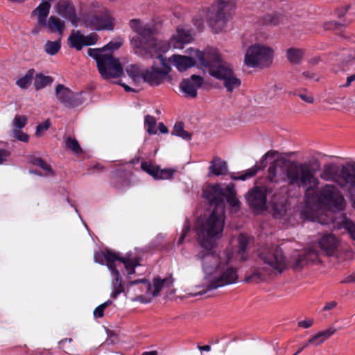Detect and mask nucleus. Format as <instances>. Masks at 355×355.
<instances>
[{
	"label": "nucleus",
	"instance_id": "f257e3e1",
	"mask_svg": "<svg viewBox=\"0 0 355 355\" xmlns=\"http://www.w3.org/2000/svg\"><path fill=\"white\" fill-rule=\"evenodd\" d=\"M129 25L136 35L130 40V45L135 54L144 58H157L163 66L162 69L152 66L142 71L141 78L150 86H158L165 81L173 83L171 74V67L166 58L160 53L162 46L154 37L155 29L148 23H144L138 19H131Z\"/></svg>",
	"mask_w": 355,
	"mask_h": 355
},
{
	"label": "nucleus",
	"instance_id": "f03ea898",
	"mask_svg": "<svg viewBox=\"0 0 355 355\" xmlns=\"http://www.w3.org/2000/svg\"><path fill=\"white\" fill-rule=\"evenodd\" d=\"M189 50V55H173L168 61L173 62L180 71L196 64L199 68L207 70L212 77L223 81L228 92L240 87L241 81L236 77L232 67L221 58L216 50L209 49L204 52L191 48Z\"/></svg>",
	"mask_w": 355,
	"mask_h": 355
},
{
	"label": "nucleus",
	"instance_id": "7ed1b4c3",
	"mask_svg": "<svg viewBox=\"0 0 355 355\" xmlns=\"http://www.w3.org/2000/svg\"><path fill=\"white\" fill-rule=\"evenodd\" d=\"M267 178L271 182L285 181L290 186L304 188L306 203L311 202L309 193L318 189L320 184L316 171L311 164L295 161L290 162L284 167L281 160H275L268 167Z\"/></svg>",
	"mask_w": 355,
	"mask_h": 355
},
{
	"label": "nucleus",
	"instance_id": "20e7f679",
	"mask_svg": "<svg viewBox=\"0 0 355 355\" xmlns=\"http://www.w3.org/2000/svg\"><path fill=\"white\" fill-rule=\"evenodd\" d=\"M225 220V205L218 202L211 213L196 227L197 240L202 248L208 251L214 248L216 241L223 236Z\"/></svg>",
	"mask_w": 355,
	"mask_h": 355
},
{
	"label": "nucleus",
	"instance_id": "39448f33",
	"mask_svg": "<svg viewBox=\"0 0 355 355\" xmlns=\"http://www.w3.org/2000/svg\"><path fill=\"white\" fill-rule=\"evenodd\" d=\"M259 257L264 266L254 268L252 274L245 278L248 282L265 281L272 275L282 273L286 268V258L279 247L264 249L259 252Z\"/></svg>",
	"mask_w": 355,
	"mask_h": 355
},
{
	"label": "nucleus",
	"instance_id": "423d86ee",
	"mask_svg": "<svg viewBox=\"0 0 355 355\" xmlns=\"http://www.w3.org/2000/svg\"><path fill=\"white\" fill-rule=\"evenodd\" d=\"M122 45V40L110 42L102 49H89L88 55L96 61L97 67L104 79L120 77L123 73V67L119 59L113 57L112 53H104L106 50L114 51Z\"/></svg>",
	"mask_w": 355,
	"mask_h": 355
},
{
	"label": "nucleus",
	"instance_id": "0eeeda50",
	"mask_svg": "<svg viewBox=\"0 0 355 355\" xmlns=\"http://www.w3.org/2000/svg\"><path fill=\"white\" fill-rule=\"evenodd\" d=\"M232 254L227 250L224 252L223 262L219 265V268L214 277L207 285L206 290L200 291V294L205 293L208 291L216 289L219 287L235 284L239 279L238 269L231 266Z\"/></svg>",
	"mask_w": 355,
	"mask_h": 355
},
{
	"label": "nucleus",
	"instance_id": "6e6552de",
	"mask_svg": "<svg viewBox=\"0 0 355 355\" xmlns=\"http://www.w3.org/2000/svg\"><path fill=\"white\" fill-rule=\"evenodd\" d=\"M94 261L101 264H105L110 270L117 266L116 262L122 263L128 272V277L135 272V268L140 265L139 260L137 257H131L130 255L122 257L119 253L109 250L96 253Z\"/></svg>",
	"mask_w": 355,
	"mask_h": 355
},
{
	"label": "nucleus",
	"instance_id": "1a4fd4ad",
	"mask_svg": "<svg viewBox=\"0 0 355 355\" xmlns=\"http://www.w3.org/2000/svg\"><path fill=\"white\" fill-rule=\"evenodd\" d=\"M233 0H217L209 8L207 23L213 32H221L227 21L226 12L230 10Z\"/></svg>",
	"mask_w": 355,
	"mask_h": 355
},
{
	"label": "nucleus",
	"instance_id": "9d476101",
	"mask_svg": "<svg viewBox=\"0 0 355 355\" xmlns=\"http://www.w3.org/2000/svg\"><path fill=\"white\" fill-rule=\"evenodd\" d=\"M272 50L263 45L250 46L246 51L244 62L249 67H266L272 62Z\"/></svg>",
	"mask_w": 355,
	"mask_h": 355
},
{
	"label": "nucleus",
	"instance_id": "9b49d317",
	"mask_svg": "<svg viewBox=\"0 0 355 355\" xmlns=\"http://www.w3.org/2000/svg\"><path fill=\"white\" fill-rule=\"evenodd\" d=\"M320 201L333 211H341L345 208V199L337 187L327 184L319 191Z\"/></svg>",
	"mask_w": 355,
	"mask_h": 355
},
{
	"label": "nucleus",
	"instance_id": "f8f14e48",
	"mask_svg": "<svg viewBox=\"0 0 355 355\" xmlns=\"http://www.w3.org/2000/svg\"><path fill=\"white\" fill-rule=\"evenodd\" d=\"M84 24L92 30L112 31L115 25V19L111 11L104 9L100 12L87 15L84 19Z\"/></svg>",
	"mask_w": 355,
	"mask_h": 355
},
{
	"label": "nucleus",
	"instance_id": "ddd939ff",
	"mask_svg": "<svg viewBox=\"0 0 355 355\" xmlns=\"http://www.w3.org/2000/svg\"><path fill=\"white\" fill-rule=\"evenodd\" d=\"M153 286L146 279L130 281L127 283V293L134 294L133 301L142 303L151 302L153 296Z\"/></svg>",
	"mask_w": 355,
	"mask_h": 355
},
{
	"label": "nucleus",
	"instance_id": "4468645a",
	"mask_svg": "<svg viewBox=\"0 0 355 355\" xmlns=\"http://www.w3.org/2000/svg\"><path fill=\"white\" fill-rule=\"evenodd\" d=\"M55 94L58 101L68 108L78 107L85 101L83 92L74 93L62 84L56 86Z\"/></svg>",
	"mask_w": 355,
	"mask_h": 355
},
{
	"label": "nucleus",
	"instance_id": "2eb2a0df",
	"mask_svg": "<svg viewBox=\"0 0 355 355\" xmlns=\"http://www.w3.org/2000/svg\"><path fill=\"white\" fill-rule=\"evenodd\" d=\"M339 185L341 188L347 189L349 193L353 198V192L355 191V162L342 166L340 173ZM354 204L355 205V200Z\"/></svg>",
	"mask_w": 355,
	"mask_h": 355
},
{
	"label": "nucleus",
	"instance_id": "dca6fc26",
	"mask_svg": "<svg viewBox=\"0 0 355 355\" xmlns=\"http://www.w3.org/2000/svg\"><path fill=\"white\" fill-rule=\"evenodd\" d=\"M248 205L254 210H263L266 207V190L263 187L250 189L245 196Z\"/></svg>",
	"mask_w": 355,
	"mask_h": 355
},
{
	"label": "nucleus",
	"instance_id": "f3484780",
	"mask_svg": "<svg viewBox=\"0 0 355 355\" xmlns=\"http://www.w3.org/2000/svg\"><path fill=\"white\" fill-rule=\"evenodd\" d=\"M197 257L201 260L204 271L207 274L214 273V275L224 259V255L220 257L209 252L200 253Z\"/></svg>",
	"mask_w": 355,
	"mask_h": 355
},
{
	"label": "nucleus",
	"instance_id": "a211bd4d",
	"mask_svg": "<svg viewBox=\"0 0 355 355\" xmlns=\"http://www.w3.org/2000/svg\"><path fill=\"white\" fill-rule=\"evenodd\" d=\"M203 78L198 75H192L189 78L183 80L180 84V90L190 98L197 96L198 89L202 85Z\"/></svg>",
	"mask_w": 355,
	"mask_h": 355
},
{
	"label": "nucleus",
	"instance_id": "6ab92c4d",
	"mask_svg": "<svg viewBox=\"0 0 355 355\" xmlns=\"http://www.w3.org/2000/svg\"><path fill=\"white\" fill-rule=\"evenodd\" d=\"M193 40L189 29L178 28L176 34L173 35L169 41V45L174 49H183L184 45L189 44Z\"/></svg>",
	"mask_w": 355,
	"mask_h": 355
},
{
	"label": "nucleus",
	"instance_id": "aec40b11",
	"mask_svg": "<svg viewBox=\"0 0 355 355\" xmlns=\"http://www.w3.org/2000/svg\"><path fill=\"white\" fill-rule=\"evenodd\" d=\"M57 12L65 19H69L73 25H76L78 19L73 6L67 1L60 0L55 6Z\"/></svg>",
	"mask_w": 355,
	"mask_h": 355
},
{
	"label": "nucleus",
	"instance_id": "412c9836",
	"mask_svg": "<svg viewBox=\"0 0 355 355\" xmlns=\"http://www.w3.org/2000/svg\"><path fill=\"white\" fill-rule=\"evenodd\" d=\"M292 268L295 270L302 268L309 261H314L317 254L313 251L297 252L293 255Z\"/></svg>",
	"mask_w": 355,
	"mask_h": 355
},
{
	"label": "nucleus",
	"instance_id": "4be33fe9",
	"mask_svg": "<svg viewBox=\"0 0 355 355\" xmlns=\"http://www.w3.org/2000/svg\"><path fill=\"white\" fill-rule=\"evenodd\" d=\"M338 239L333 234L323 235L319 241L321 249L328 255H333L339 246Z\"/></svg>",
	"mask_w": 355,
	"mask_h": 355
},
{
	"label": "nucleus",
	"instance_id": "5701e85b",
	"mask_svg": "<svg viewBox=\"0 0 355 355\" xmlns=\"http://www.w3.org/2000/svg\"><path fill=\"white\" fill-rule=\"evenodd\" d=\"M340 170L337 164L328 163L323 166L320 178L324 181H333L339 184Z\"/></svg>",
	"mask_w": 355,
	"mask_h": 355
},
{
	"label": "nucleus",
	"instance_id": "b1692460",
	"mask_svg": "<svg viewBox=\"0 0 355 355\" xmlns=\"http://www.w3.org/2000/svg\"><path fill=\"white\" fill-rule=\"evenodd\" d=\"M278 155V152L275 150H269L262 157H261V166H259L257 165H254L253 167L249 168L245 171L244 174H242L240 176L234 178V180H245L248 178H250L253 176H254L257 173L264 168L266 166V164H265V161L268 158H274L276 155Z\"/></svg>",
	"mask_w": 355,
	"mask_h": 355
},
{
	"label": "nucleus",
	"instance_id": "393cba45",
	"mask_svg": "<svg viewBox=\"0 0 355 355\" xmlns=\"http://www.w3.org/2000/svg\"><path fill=\"white\" fill-rule=\"evenodd\" d=\"M40 27H44L51 33L57 32L59 35H62L65 28L64 21L55 16H50L49 19Z\"/></svg>",
	"mask_w": 355,
	"mask_h": 355
},
{
	"label": "nucleus",
	"instance_id": "a878e982",
	"mask_svg": "<svg viewBox=\"0 0 355 355\" xmlns=\"http://www.w3.org/2000/svg\"><path fill=\"white\" fill-rule=\"evenodd\" d=\"M113 280L112 282V291L111 297L116 299L119 295L125 291V286L120 277L119 271L116 269V267L113 270H110Z\"/></svg>",
	"mask_w": 355,
	"mask_h": 355
},
{
	"label": "nucleus",
	"instance_id": "bb28decb",
	"mask_svg": "<svg viewBox=\"0 0 355 355\" xmlns=\"http://www.w3.org/2000/svg\"><path fill=\"white\" fill-rule=\"evenodd\" d=\"M51 5L47 1L42 2L33 11V14L37 17V24L41 26L47 20Z\"/></svg>",
	"mask_w": 355,
	"mask_h": 355
},
{
	"label": "nucleus",
	"instance_id": "cd10ccee",
	"mask_svg": "<svg viewBox=\"0 0 355 355\" xmlns=\"http://www.w3.org/2000/svg\"><path fill=\"white\" fill-rule=\"evenodd\" d=\"M174 279L172 276L160 279L156 277L153 279V296H157L159 295L161 290L164 288H168L173 284Z\"/></svg>",
	"mask_w": 355,
	"mask_h": 355
},
{
	"label": "nucleus",
	"instance_id": "c85d7f7f",
	"mask_svg": "<svg viewBox=\"0 0 355 355\" xmlns=\"http://www.w3.org/2000/svg\"><path fill=\"white\" fill-rule=\"evenodd\" d=\"M209 171L215 175H220L226 173L227 165L226 162L221 160L218 157H215L211 162Z\"/></svg>",
	"mask_w": 355,
	"mask_h": 355
},
{
	"label": "nucleus",
	"instance_id": "c756f323",
	"mask_svg": "<svg viewBox=\"0 0 355 355\" xmlns=\"http://www.w3.org/2000/svg\"><path fill=\"white\" fill-rule=\"evenodd\" d=\"M336 331L334 328H329L326 330L318 332L316 335L309 338V343H313L318 345L331 336Z\"/></svg>",
	"mask_w": 355,
	"mask_h": 355
},
{
	"label": "nucleus",
	"instance_id": "7c9ffc66",
	"mask_svg": "<svg viewBox=\"0 0 355 355\" xmlns=\"http://www.w3.org/2000/svg\"><path fill=\"white\" fill-rule=\"evenodd\" d=\"M70 46L77 51H80L85 46L84 35L80 31L73 32L69 37Z\"/></svg>",
	"mask_w": 355,
	"mask_h": 355
},
{
	"label": "nucleus",
	"instance_id": "2f4dec72",
	"mask_svg": "<svg viewBox=\"0 0 355 355\" xmlns=\"http://www.w3.org/2000/svg\"><path fill=\"white\" fill-rule=\"evenodd\" d=\"M304 56V51L297 48H290L286 51L288 61L295 64H300Z\"/></svg>",
	"mask_w": 355,
	"mask_h": 355
},
{
	"label": "nucleus",
	"instance_id": "473e14b6",
	"mask_svg": "<svg viewBox=\"0 0 355 355\" xmlns=\"http://www.w3.org/2000/svg\"><path fill=\"white\" fill-rule=\"evenodd\" d=\"M337 223L340 224V227L344 228L349 235V237L355 241V223L348 219L346 216H342L340 220Z\"/></svg>",
	"mask_w": 355,
	"mask_h": 355
},
{
	"label": "nucleus",
	"instance_id": "72a5a7b5",
	"mask_svg": "<svg viewBox=\"0 0 355 355\" xmlns=\"http://www.w3.org/2000/svg\"><path fill=\"white\" fill-rule=\"evenodd\" d=\"M282 17L279 13H267L261 17L259 23L262 25H277L282 21Z\"/></svg>",
	"mask_w": 355,
	"mask_h": 355
},
{
	"label": "nucleus",
	"instance_id": "f704fd0d",
	"mask_svg": "<svg viewBox=\"0 0 355 355\" xmlns=\"http://www.w3.org/2000/svg\"><path fill=\"white\" fill-rule=\"evenodd\" d=\"M250 238L244 234H240L238 238L239 250L238 256L241 261H245L248 257L245 255L248 245Z\"/></svg>",
	"mask_w": 355,
	"mask_h": 355
},
{
	"label": "nucleus",
	"instance_id": "c9c22d12",
	"mask_svg": "<svg viewBox=\"0 0 355 355\" xmlns=\"http://www.w3.org/2000/svg\"><path fill=\"white\" fill-rule=\"evenodd\" d=\"M53 81V79L51 76H44L40 73L35 76L34 87L36 90H40L51 84Z\"/></svg>",
	"mask_w": 355,
	"mask_h": 355
},
{
	"label": "nucleus",
	"instance_id": "e433bc0d",
	"mask_svg": "<svg viewBox=\"0 0 355 355\" xmlns=\"http://www.w3.org/2000/svg\"><path fill=\"white\" fill-rule=\"evenodd\" d=\"M35 75V69H30L26 74L16 81V84L21 89H27L31 84Z\"/></svg>",
	"mask_w": 355,
	"mask_h": 355
},
{
	"label": "nucleus",
	"instance_id": "4c0bfd02",
	"mask_svg": "<svg viewBox=\"0 0 355 355\" xmlns=\"http://www.w3.org/2000/svg\"><path fill=\"white\" fill-rule=\"evenodd\" d=\"M171 135L180 137L185 140H190L191 139V134L184 130L182 122H178L174 125Z\"/></svg>",
	"mask_w": 355,
	"mask_h": 355
},
{
	"label": "nucleus",
	"instance_id": "58836bf2",
	"mask_svg": "<svg viewBox=\"0 0 355 355\" xmlns=\"http://www.w3.org/2000/svg\"><path fill=\"white\" fill-rule=\"evenodd\" d=\"M159 166L154 164L151 160L142 161L141 163V168L142 171L152 176L155 179Z\"/></svg>",
	"mask_w": 355,
	"mask_h": 355
},
{
	"label": "nucleus",
	"instance_id": "ea45409f",
	"mask_svg": "<svg viewBox=\"0 0 355 355\" xmlns=\"http://www.w3.org/2000/svg\"><path fill=\"white\" fill-rule=\"evenodd\" d=\"M61 48V40L60 39L56 41H47L44 45V51L45 52L50 55H55Z\"/></svg>",
	"mask_w": 355,
	"mask_h": 355
},
{
	"label": "nucleus",
	"instance_id": "a19ab883",
	"mask_svg": "<svg viewBox=\"0 0 355 355\" xmlns=\"http://www.w3.org/2000/svg\"><path fill=\"white\" fill-rule=\"evenodd\" d=\"M65 146L67 149L73 151L75 154H80L82 153V149L78 141L74 138L71 137H66Z\"/></svg>",
	"mask_w": 355,
	"mask_h": 355
},
{
	"label": "nucleus",
	"instance_id": "79ce46f5",
	"mask_svg": "<svg viewBox=\"0 0 355 355\" xmlns=\"http://www.w3.org/2000/svg\"><path fill=\"white\" fill-rule=\"evenodd\" d=\"M156 123L157 121L154 116L151 115H146L145 116L144 125L148 134L155 135L157 133Z\"/></svg>",
	"mask_w": 355,
	"mask_h": 355
},
{
	"label": "nucleus",
	"instance_id": "37998d69",
	"mask_svg": "<svg viewBox=\"0 0 355 355\" xmlns=\"http://www.w3.org/2000/svg\"><path fill=\"white\" fill-rule=\"evenodd\" d=\"M32 163L45 171L46 175H53V171L51 166L40 157H35L32 159Z\"/></svg>",
	"mask_w": 355,
	"mask_h": 355
},
{
	"label": "nucleus",
	"instance_id": "c03bdc74",
	"mask_svg": "<svg viewBox=\"0 0 355 355\" xmlns=\"http://www.w3.org/2000/svg\"><path fill=\"white\" fill-rule=\"evenodd\" d=\"M175 172L173 168H164L161 169L159 166L157 173L155 177L156 180H168L171 179Z\"/></svg>",
	"mask_w": 355,
	"mask_h": 355
},
{
	"label": "nucleus",
	"instance_id": "a18cd8bd",
	"mask_svg": "<svg viewBox=\"0 0 355 355\" xmlns=\"http://www.w3.org/2000/svg\"><path fill=\"white\" fill-rule=\"evenodd\" d=\"M126 72L128 75L134 80H136L139 78L141 77L142 71L140 70L139 67L137 64H132L128 66L126 68Z\"/></svg>",
	"mask_w": 355,
	"mask_h": 355
},
{
	"label": "nucleus",
	"instance_id": "49530a36",
	"mask_svg": "<svg viewBox=\"0 0 355 355\" xmlns=\"http://www.w3.org/2000/svg\"><path fill=\"white\" fill-rule=\"evenodd\" d=\"M27 123V117L24 115H16L12 121V129L21 130Z\"/></svg>",
	"mask_w": 355,
	"mask_h": 355
},
{
	"label": "nucleus",
	"instance_id": "de8ad7c7",
	"mask_svg": "<svg viewBox=\"0 0 355 355\" xmlns=\"http://www.w3.org/2000/svg\"><path fill=\"white\" fill-rule=\"evenodd\" d=\"M112 304V301L109 300L98 306L94 311V316L96 318H102L104 315L105 309Z\"/></svg>",
	"mask_w": 355,
	"mask_h": 355
},
{
	"label": "nucleus",
	"instance_id": "09e8293b",
	"mask_svg": "<svg viewBox=\"0 0 355 355\" xmlns=\"http://www.w3.org/2000/svg\"><path fill=\"white\" fill-rule=\"evenodd\" d=\"M11 135L12 137L15 139L23 141V142H28L29 139V136L28 134L24 132L21 130L18 129H12L11 131Z\"/></svg>",
	"mask_w": 355,
	"mask_h": 355
},
{
	"label": "nucleus",
	"instance_id": "8fccbe9b",
	"mask_svg": "<svg viewBox=\"0 0 355 355\" xmlns=\"http://www.w3.org/2000/svg\"><path fill=\"white\" fill-rule=\"evenodd\" d=\"M51 126V122L49 119L44 123L39 124L36 128L35 136L41 137L45 131H46Z\"/></svg>",
	"mask_w": 355,
	"mask_h": 355
},
{
	"label": "nucleus",
	"instance_id": "3c124183",
	"mask_svg": "<svg viewBox=\"0 0 355 355\" xmlns=\"http://www.w3.org/2000/svg\"><path fill=\"white\" fill-rule=\"evenodd\" d=\"M98 40V35L96 33H91L87 36L84 35L85 46L94 45Z\"/></svg>",
	"mask_w": 355,
	"mask_h": 355
},
{
	"label": "nucleus",
	"instance_id": "603ef678",
	"mask_svg": "<svg viewBox=\"0 0 355 355\" xmlns=\"http://www.w3.org/2000/svg\"><path fill=\"white\" fill-rule=\"evenodd\" d=\"M343 55L346 62H355V51H344Z\"/></svg>",
	"mask_w": 355,
	"mask_h": 355
},
{
	"label": "nucleus",
	"instance_id": "864d4df0",
	"mask_svg": "<svg viewBox=\"0 0 355 355\" xmlns=\"http://www.w3.org/2000/svg\"><path fill=\"white\" fill-rule=\"evenodd\" d=\"M190 231V226L188 223H185L182 230V234L180 237L178 241V245H182L184 242V238L187 235L188 232Z\"/></svg>",
	"mask_w": 355,
	"mask_h": 355
},
{
	"label": "nucleus",
	"instance_id": "5fc2aeb1",
	"mask_svg": "<svg viewBox=\"0 0 355 355\" xmlns=\"http://www.w3.org/2000/svg\"><path fill=\"white\" fill-rule=\"evenodd\" d=\"M302 101L307 103H313L314 98L311 95L307 94L306 92H300L297 94Z\"/></svg>",
	"mask_w": 355,
	"mask_h": 355
},
{
	"label": "nucleus",
	"instance_id": "6e6d98bb",
	"mask_svg": "<svg viewBox=\"0 0 355 355\" xmlns=\"http://www.w3.org/2000/svg\"><path fill=\"white\" fill-rule=\"evenodd\" d=\"M10 155V151L6 149H0V164L7 161Z\"/></svg>",
	"mask_w": 355,
	"mask_h": 355
},
{
	"label": "nucleus",
	"instance_id": "4d7b16f0",
	"mask_svg": "<svg viewBox=\"0 0 355 355\" xmlns=\"http://www.w3.org/2000/svg\"><path fill=\"white\" fill-rule=\"evenodd\" d=\"M227 201L233 207H238L239 205V200L235 197V196L232 193L230 194L227 197Z\"/></svg>",
	"mask_w": 355,
	"mask_h": 355
},
{
	"label": "nucleus",
	"instance_id": "13d9d810",
	"mask_svg": "<svg viewBox=\"0 0 355 355\" xmlns=\"http://www.w3.org/2000/svg\"><path fill=\"white\" fill-rule=\"evenodd\" d=\"M313 324V319L304 320L298 322V326L304 329L309 328Z\"/></svg>",
	"mask_w": 355,
	"mask_h": 355
},
{
	"label": "nucleus",
	"instance_id": "bf43d9fd",
	"mask_svg": "<svg viewBox=\"0 0 355 355\" xmlns=\"http://www.w3.org/2000/svg\"><path fill=\"white\" fill-rule=\"evenodd\" d=\"M103 170L104 166L100 163H96V164L89 167V171L91 173H94L96 172H102Z\"/></svg>",
	"mask_w": 355,
	"mask_h": 355
},
{
	"label": "nucleus",
	"instance_id": "052dcab7",
	"mask_svg": "<svg viewBox=\"0 0 355 355\" xmlns=\"http://www.w3.org/2000/svg\"><path fill=\"white\" fill-rule=\"evenodd\" d=\"M302 76L305 79H313L315 80H318V78L316 76V74L310 72V71H304L302 73Z\"/></svg>",
	"mask_w": 355,
	"mask_h": 355
},
{
	"label": "nucleus",
	"instance_id": "680f3d73",
	"mask_svg": "<svg viewBox=\"0 0 355 355\" xmlns=\"http://www.w3.org/2000/svg\"><path fill=\"white\" fill-rule=\"evenodd\" d=\"M355 282V271L352 273L350 275L346 277L343 281L342 283L345 284H352Z\"/></svg>",
	"mask_w": 355,
	"mask_h": 355
},
{
	"label": "nucleus",
	"instance_id": "e2e57ef3",
	"mask_svg": "<svg viewBox=\"0 0 355 355\" xmlns=\"http://www.w3.org/2000/svg\"><path fill=\"white\" fill-rule=\"evenodd\" d=\"M337 305V302L336 301H331L326 303L325 306L323 308L324 311H329L334 308H335Z\"/></svg>",
	"mask_w": 355,
	"mask_h": 355
},
{
	"label": "nucleus",
	"instance_id": "0e129e2a",
	"mask_svg": "<svg viewBox=\"0 0 355 355\" xmlns=\"http://www.w3.org/2000/svg\"><path fill=\"white\" fill-rule=\"evenodd\" d=\"M158 129L159 132L163 134H166L168 132L167 127L162 122L158 124Z\"/></svg>",
	"mask_w": 355,
	"mask_h": 355
},
{
	"label": "nucleus",
	"instance_id": "69168bd1",
	"mask_svg": "<svg viewBox=\"0 0 355 355\" xmlns=\"http://www.w3.org/2000/svg\"><path fill=\"white\" fill-rule=\"evenodd\" d=\"M314 344L313 343H309V339L304 343L302 344V345L300 347V348L295 353L296 355L300 354L304 349L307 347L309 345Z\"/></svg>",
	"mask_w": 355,
	"mask_h": 355
},
{
	"label": "nucleus",
	"instance_id": "338daca9",
	"mask_svg": "<svg viewBox=\"0 0 355 355\" xmlns=\"http://www.w3.org/2000/svg\"><path fill=\"white\" fill-rule=\"evenodd\" d=\"M320 60V58L319 57H314L309 60V63L312 66H315L319 63Z\"/></svg>",
	"mask_w": 355,
	"mask_h": 355
},
{
	"label": "nucleus",
	"instance_id": "774afa93",
	"mask_svg": "<svg viewBox=\"0 0 355 355\" xmlns=\"http://www.w3.org/2000/svg\"><path fill=\"white\" fill-rule=\"evenodd\" d=\"M353 81H355V73L347 77L345 86L348 87Z\"/></svg>",
	"mask_w": 355,
	"mask_h": 355
}]
</instances>
